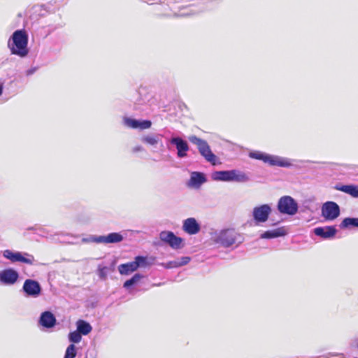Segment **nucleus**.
<instances>
[{"instance_id":"obj_1","label":"nucleus","mask_w":358,"mask_h":358,"mask_svg":"<svg viewBox=\"0 0 358 358\" xmlns=\"http://www.w3.org/2000/svg\"><path fill=\"white\" fill-rule=\"evenodd\" d=\"M29 36L24 29L15 30L8 41V48L12 55L24 58L29 54Z\"/></svg>"},{"instance_id":"obj_2","label":"nucleus","mask_w":358,"mask_h":358,"mask_svg":"<svg viewBox=\"0 0 358 358\" xmlns=\"http://www.w3.org/2000/svg\"><path fill=\"white\" fill-rule=\"evenodd\" d=\"M249 157L261 160L271 166L289 168L292 166L290 159L278 155H269L260 151H252L248 154Z\"/></svg>"},{"instance_id":"obj_3","label":"nucleus","mask_w":358,"mask_h":358,"mask_svg":"<svg viewBox=\"0 0 358 358\" xmlns=\"http://www.w3.org/2000/svg\"><path fill=\"white\" fill-rule=\"evenodd\" d=\"M211 178L215 181L247 182L250 180L249 176L238 169L216 171L212 173Z\"/></svg>"},{"instance_id":"obj_4","label":"nucleus","mask_w":358,"mask_h":358,"mask_svg":"<svg viewBox=\"0 0 358 358\" xmlns=\"http://www.w3.org/2000/svg\"><path fill=\"white\" fill-rule=\"evenodd\" d=\"M240 235L236 233L234 229H224L218 233H215L213 236V241L222 245L224 248H229L238 241L241 243L242 240H238Z\"/></svg>"},{"instance_id":"obj_5","label":"nucleus","mask_w":358,"mask_h":358,"mask_svg":"<svg viewBox=\"0 0 358 358\" xmlns=\"http://www.w3.org/2000/svg\"><path fill=\"white\" fill-rule=\"evenodd\" d=\"M189 140L192 143L196 145L200 155L208 162H210L213 165L216 164L217 157L212 152L206 141L201 139L196 136H189Z\"/></svg>"},{"instance_id":"obj_6","label":"nucleus","mask_w":358,"mask_h":358,"mask_svg":"<svg viewBox=\"0 0 358 358\" xmlns=\"http://www.w3.org/2000/svg\"><path fill=\"white\" fill-rule=\"evenodd\" d=\"M277 209L281 214L292 216L298 213L299 205L293 197L286 195L278 199Z\"/></svg>"},{"instance_id":"obj_7","label":"nucleus","mask_w":358,"mask_h":358,"mask_svg":"<svg viewBox=\"0 0 358 358\" xmlns=\"http://www.w3.org/2000/svg\"><path fill=\"white\" fill-rule=\"evenodd\" d=\"M148 266L147 257L144 256H136L133 262L120 264L117 267L121 275H128L138 270V268H145Z\"/></svg>"},{"instance_id":"obj_8","label":"nucleus","mask_w":358,"mask_h":358,"mask_svg":"<svg viewBox=\"0 0 358 358\" xmlns=\"http://www.w3.org/2000/svg\"><path fill=\"white\" fill-rule=\"evenodd\" d=\"M3 256L13 263L20 262L29 265H33L35 262L34 257L27 252L6 250L3 252Z\"/></svg>"},{"instance_id":"obj_9","label":"nucleus","mask_w":358,"mask_h":358,"mask_svg":"<svg viewBox=\"0 0 358 358\" xmlns=\"http://www.w3.org/2000/svg\"><path fill=\"white\" fill-rule=\"evenodd\" d=\"M21 292L27 298L36 299L42 294L43 289L38 281L34 279H26Z\"/></svg>"},{"instance_id":"obj_10","label":"nucleus","mask_w":358,"mask_h":358,"mask_svg":"<svg viewBox=\"0 0 358 358\" xmlns=\"http://www.w3.org/2000/svg\"><path fill=\"white\" fill-rule=\"evenodd\" d=\"M341 208L338 203L334 201H327L321 208L322 217L327 221H332L339 217Z\"/></svg>"},{"instance_id":"obj_11","label":"nucleus","mask_w":358,"mask_h":358,"mask_svg":"<svg viewBox=\"0 0 358 358\" xmlns=\"http://www.w3.org/2000/svg\"><path fill=\"white\" fill-rule=\"evenodd\" d=\"M272 208L270 204H262L255 206L252 210V217L257 224L266 222L271 213Z\"/></svg>"},{"instance_id":"obj_12","label":"nucleus","mask_w":358,"mask_h":358,"mask_svg":"<svg viewBox=\"0 0 358 358\" xmlns=\"http://www.w3.org/2000/svg\"><path fill=\"white\" fill-rule=\"evenodd\" d=\"M19 278V273L12 268H5L0 271V283L3 285H13Z\"/></svg>"},{"instance_id":"obj_13","label":"nucleus","mask_w":358,"mask_h":358,"mask_svg":"<svg viewBox=\"0 0 358 358\" xmlns=\"http://www.w3.org/2000/svg\"><path fill=\"white\" fill-rule=\"evenodd\" d=\"M169 143L176 146L178 158L187 157L189 147L185 140L180 136H173L169 140Z\"/></svg>"},{"instance_id":"obj_14","label":"nucleus","mask_w":358,"mask_h":358,"mask_svg":"<svg viewBox=\"0 0 358 358\" xmlns=\"http://www.w3.org/2000/svg\"><path fill=\"white\" fill-rule=\"evenodd\" d=\"M38 323L45 329H52L57 324V319L51 311L45 310L41 313Z\"/></svg>"},{"instance_id":"obj_15","label":"nucleus","mask_w":358,"mask_h":358,"mask_svg":"<svg viewBox=\"0 0 358 358\" xmlns=\"http://www.w3.org/2000/svg\"><path fill=\"white\" fill-rule=\"evenodd\" d=\"M182 230L189 235H195L201 230V225L194 217H189L182 222Z\"/></svg>"},{"instance_id":"obj_16","label":"nucleus","mask_w":358,"mask_h":358,"mask_svg":"<svg viewBox=\"0 0 358 358\" xmlns=\"http://www.w3.org/2000/svg\"><path fill=\"white\" fill-rule=\"evenodd\" d=\"M123 122L124 125L132 129H146L152 125V122L149 120H139L127 117H124Z\"/></svg>"},{"instance_id":"obj_17","label":"nucleus","mask_w":358,"mask_h":358,"mask_svg":"<svg viewBox=\"0 0 358 358\" xmlns=\"http://www.w3.org/2000/svg\"><path fill=\"white\" fill-rule=\"evenodd\" d=\"M152 95L145 90H142L138 92V98L135 102V109L140 111H144L147 106L150 105V101L152 100Z\"/></svg>"},{"instance_id":"obj_18","label":"nucleus","mask_w":358,"mask_h":358,"mask_svg":"<svg viewBox=\"0 0 358 358\" xmlns=\"http://www.w3.org/2000/svg\"><path fill=\"white\" fill-rule=\"evenodd\" d=\"M314 234L324 239H329L335 236L337 230L334 226L318 227L313 229Z\"/></svg>"},{"instance_id":"obj_19","label":"nucleus","mask_w":358,"mask_h":358,"mask_svg":"<svg viewBox=\"0 0 358 358\" xmlns=\"http://www.w3.org/2000/svg\"><path fill=\"white\" fill-rule=\"evenodd\" d=\"M206 181V176L202 172L193 171L187 182V186L193 188H199Z\"/></svg>"},{"instance_id":"obj_20","label":"nucleus","mask_w":358,"mask_h":358,"mask_svg":"<svg viewBox=\"0 0 358 358\" xmlns=\"http://www.w3.org/2000/svg\"><path fill=\"white\" fill-rule=\"evenodd\" d=\"M287 234V231L285 227H278L273 230H268L264 231L260 235V238L262 239H271L278 237L285 236Z\"/></svg>"},{"instance_id":"obj_21","label":"nucleus","mask_w":358,"mask_h":358,"mask_svg":"<svg viewBox=\"0 0 358 358\" xmlns=\"http://www.w3.org/2000/svg\"><path fill=\"white\" fill-rule=\"evenodd\" d=\"M124 236L118 232H112L106 236H101V243H118L123 241Z\"/></svg>"},{"instance_id":"obj_22","label":"nucleus","mask_w":358,"mask_h":358,"mask_svg":"<svg viewBox=\"0 0 358 358\" xmlns=\"http://www.w3.org/2000/svg\"><path fill=\"white\" fill-rule=\"evenodd\" d=\"M335 189L354 198H358V186L356 185H336Z\"/></svg>"},{"instance_id":"obj_23","label":"nucleus","mask_w":358,"mask_h":358,"mask_svg":"<svg viewBox=\"0 0 358 358\" xmlns=\"http://www.w3.org/2000/svg\"><path fill=\"white\" fill-rule=\"evenodd\" d=\"M162 136L159 134H148L141 137V141L145 144L156 147Z\"/></svg>"},{"instance_id":"obj_24","label":"nucleus","mask_w":358,"mask_h":358,"mask_svg":"<svg viewBox=\"0 0 358 358\" xmlns=\"http://www.w3.org/2000/svg\"><path fill=\"white\" fill-rule=\"evenodd\" d=\"M339 227L341 229H350L352 228H358V217H345L344 218Z\"/></svg>"},{"instance_id":"obj_25","label":"nucleus","mask_w":358,"mask_h":358,"mask_svg":"<svg viewBox=\"0 0 358 358\" xmlns=\"http://www.w3.org/2000/svg\"><path fill=\"white\" fill-rule=\"evenodd\" d=\"M76 327H77V330L82 335H84V336L89 334L92 331V329L91 324L89 322H87L83 320H79L77 321Z\"/></svg>"},{"instance_id":"obj_26","label":"nucleus","mask_w":358,"mask_h":358,"mask_svg":"<svg viewBox=\"0 0 358 358\" xmlns=\"http://www.w3.org/2000/svg\"><path fill=\"white\" fill-rule=\"evenodd\" d=\"M143 275L140 273H135L130 279L126 280L123 284V287L129 289L132 286L135 285Z\"/></svg>"},{"instance_id":"obj_27","label":"nucleus","mask_w":358,"mask_h":358,"mask_svg":"<svg viewBox=\"0 0 358 358\" xmlns=\"http://www.w3.org/2000/svg\"><path fill=\"white\" fill-rule=\"evenodd\" d=\"M77 355V349L74 344H70L66 349L64 358H75Z\"/></svg>"},{"instance_id":"obj_28","label":"nucleus","mask_w":358,"mask_h":358,"mask_svg":"<svg viewBox=\"0 0 358 358\" xmlns=\"http://www.w3.org/2000/svg\"><path fill=\"white\" fill-rule=\"evenodd\" d=\"M82 339V334L78 331H73L69 334V340L71 344L78 343Z\"/></svg>"},{"instance_id":"obj_29","label":"nucleus","mask_w":358,"mask_h":358,"mask_svg":"<svg viewBox=\"0 0 358 358\" xmlns=\"http://www.w3.org/2000/svg\"><path fill=\"white\" fill-rule=\"evenodd\" d=\"M183 241V239L180 237H178L176 235L173 236V238L168 243L171 248L173 249H179L181 248V244Z\"/></svg>"},{"instance_id":"obj_30","label":"nucleus","mask_w":358,"mask_h":358,"mask_svg":"<svg viewBox=\"0 0 358 358\" xmlns=\"http://www.w3.org/2000/svg\"><path fill=\"white\" fill-rule=\"evenodd\" d=\"M174 235L175 234L172 231H163L159 234V238L162 241L169 243Z\"/></svg>"},{"instance_id":"obj_31","label":"nucleus","mask_w":358,"mask_h":358,"mask_svg":"<svg viewBox=\"0 0 358 358\" xmlns=\"http://www.w3.org/2000/svg\"><path fill=\"white\" fill-rule=\"evenodd\" d=\"M82 242L101 243V236L90 235L88 237L83 238Z\"/></svg>"},{"instance_id":"obj_32","label":"nucleus","mask_w":358,"mask_h":358,"mask_svg":"<svg viewBox=\"0 0 358 358\" xmlns=\"http://www.w3.org/2000/svg\"><path fill=\"white\" fill-rule=\"evenodd\" d=\"M162 266H163L165 268H167V269L178 268V262L176 260L170 261L167 263H162Z\"/></svg>"},{"instance_id":"obj_33","label":"nucleus","mask_w":358,"mask_h":358,"mask_svg":"<svg viewBox=\"0 0 358 358\" xmlns=\"http://www.w3.org/2000/svg\"><path fill=\"white\" fill-rule=\"evenodd\" d=\"M191 260L189 257H182L180 259L176 260L178 267L187 265Z\"/></svg>"},{"instance_id":"obj_34","label":"nucleus","mask_w":358,"mask_h":358,"mask_svg":"<svg viewBox=\"0 0 358 358\" xmlns=\"http://www.w3.org/2000/svg\"><path fill=\"white\" fill-rule=\"evenodd\" d=\"M38 70V67L34 66L26 71L25 74L27 76L33 75Z\"/></svg>"},{"instance_id":"obj_35","label":"nucleus","mask_w":358,"mask_h":358,"mask_svg":"<svg viewBox=\"0 0 358 358\" xmlns=\"http://www.w3.org/2000/svg\"><path fill=\"white\" fill-rule=\"evenodd\" d=\"M99 276L101 279H105L106 278V272L105 271V268H102L99 270Z\"/></svg>"},{"instance_id":"obj_36","label":"nucleus","mask_w":358,"mask_h":358,"mask_svg":"<svg viewBox=\"0 0 358 358\" xmlns=\"http://www.w3.org/2000/svg\"><path fill=\"white\" fill-rule=\"evenodd\" d=\"M143 150H144V148L141 145H136V146L134 147L132 149V151L134 153L138 152H142Z\"/></svg>"},{"instance_id":"obj_37","label":"nucleus","mask_w":358,"mask_h":358,"mask_svg":"<svg viewBox=\"0 0 358 358\" xmlns=\"http://www.w3.org/2000/svg\"><path fill=\"white\" fill-rule=\"evenodd\" d=\"M3 90V83H0V96L2 94Z\"/></svg>"},{"instance_id":"obj_38","label":"nucleus","mask_w":358,"mask_h":358,"mask_svg":"<svg viewBox=\"0 0 358 358\" xmlns=\"http://www.w3.org/2000/svg\"><path fill=\"white\" fill-rule=\"evenodd\" d=\"M355 342H356V347L358 349V338L355 340Z\"/></svg>"},{"instance_id":"obj_39","label":"nucleus","mask_w":358,"mask_h":358,"mask_svg":"<svg viewBox=\"0 0 358 358\" xmlns=\"http://www.w3.org/2000/svg\"><path fill=\"white\" fill-rule=\"evenodd\" d=\"M319 358V357H318Z\"/></svg>"}]
</instances>
